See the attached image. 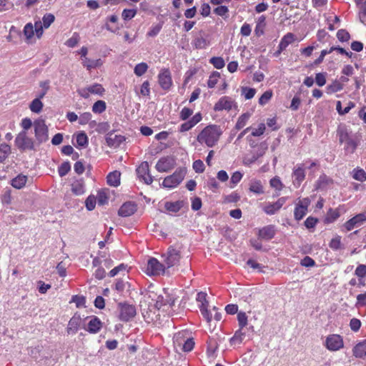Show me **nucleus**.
Masks as SVG:
<instances>
[{
    "label": "nucleus",
    "instance_id": "obj_19",
    "mask_svg": "<svg viewBox=\"0 0 366 366\" xmlns=\"http://www.w3.org/2000/svg\"><path fill=\"white\" fill-rule=\"evenodd\" d=\"M125 140L124 137L115 134L114 133H109L106 137V142L110 147L117 148Z\"/></svg>",
    "mask_w": 366,
    "mask_h": 366
},
{
    "label": "nucleus",
    "instance_id": "obj_43",
    "mask_svg": "<svg viewBox=\"0 0 366 366\" xmlns=\"http://www.w3.org/2000/svg\"><path fill=\"white\" fill-rule=\"evenodd\" d=\"M71 169V165L69 162L62 163L58 169L59 174L61 177H64Z\"/></svg>",
    "mask_w": 366,
    "mask_h": 366
},
{
    "label": "nucleus",
    "instance_id": "obj_15",
    "mask_svg": "<svg viewBox=\"0 0 366 366\" xmlns=\"http://www.w3.org/2000/svg\"><path fill=\"white\" fill-rule=\"evenodd\" d=\"M207 294L204 292H199L197 295V301L202 303L200 306V311L203 317L206 319L207 322H209L212 319V315L207 310L208 302L206 300Z\"/></svg>",
    "mask_w": 366,
    "mask_h": 366
},
{
    "label": "nucleus",
    "instance_id": "obj_34",
    "mask_svg": "<svg viewBox=\"0 0 366 366\" xmlns=\"http://www.w3.org/2000/svg\"><path fill=\"white\" fill-rule=\"evenodd\" d=\"M249 191L257 194H260L264 193V188L260 181L255 180L252 181L249 184Z\"/></svg>",
    "mask_w": 366,
    "mask_h": 366
},
{
    "label": "nucleus",
    "instance_id": "obj_46",
    "mask_svg": "<svg viewBox=\"0 0 366 366\" xmlns=\"http://www.w3.org/2000/svg\"><path fill=\"white\" fill-rule=\"evenodd\" d=\"M330 247L333 250H338L342 248L341 237L337 236L332 239L330 244Z\"/></svg>",
    "mask_w": 366,
    "mask_h": 366
},
{
    "label": "nucleus",
    "instance_id": "obj_29",
    "mask_svg": "<svg viewBox=\"0 0 366 366\" xmlns=\"http://www.w3.org/2000/svg\"><path fill=\"white\" fill-rule=\"evenodd\" d=\"M71 191L76 195H81L85 192V185L83 179H78L71 184Z\"/></svg>",
    "mask_w": 366,
    "mask_h": 366
},
{
    "label": "nucleus",
    "instance_id": "obj_50",
    "mask_svg": "<svg viewBox=\"0 0 366 366\" xmlns=\"http://www.w3.org/2000/svg\"><path fill=\"white\" fill-rule=\"evenodd\" d=\"M137 14V10L136 9H124L122 13V16L124 20L128 21L132 19Z\"/></svg>",
    "mask_w": 366,
    "mask_h": 366
},
{
    "label": "nucleus",
    "instance_id": "obj_39",
    "mask_svg": "<svg viewBox=\"0 0 366 366\" xmlns=\"http://www.w3.org/2000/svg\"><path fill=\"white\" fill-rule=\"evenodd\" d=\"M106 103L102 100L97 101L92 106V111L97 114H101L106 110Z\"/></svg>",
    "mask_w": 366,
    "mask_h": 366
},
{
    "label": "nucleus",
    "instance_id": "obj_11",
    "mask_svg": "<svg viewBox=\"0 0 366 366\" xmlns=\"http://www.w3.org/2000/svg\"><path fill=\"white\" fill-rule=\"evenodd\" d=\"M139 179L144 181L147 184H151L153 182L152 177L149 174V164L147 162H142L136 170Z\"/></svg>",
    "mask_w": 366,
    "mask_h": 366
},
{
    "label": "nucleus",
    "instance_id": "obj_53",
    "mask_svg": "<svg viewBox=\"0 0 366 366\" xmlns=\"http://www.w3.org/2000/svg\"><path fill=\"white\" fill-rule=\"evenodd\" d=\"M24 34L27 39H31L34 35V26L31 23H28L24 29Z\"/></svg>",
    "mask_w": 366,
    "mask_h": 366
},
{
    "label": "nucleus",
    "instance_id": "obj_12",
    "mask_svg": "<svg viewBox=\"0 0 366 366\" xmlns=\"http://www.w3.org/2000/svg\"><path fill=\"white\" fill-rule=\"evenodd\" d=\"M343 346V340L339 335H331L326 339V347L330 351L339 350Z\"/></svg>",
    "mask_w": 366,
    "mask_h": 366
},
{
    "label": "nucleus",
    "instance_id": "obj_27",
    "mask_svg": "<svg viewBox=\"0 0 366 366\" xmlns=\"http://www.w3.org/2000/svg\"><path fill=\"white\" fill-rule=\"evenodd\" d=\"M82 64L84 67L86 68L87 70H91L92 69L101 66L102 64V61L101 59H90L87 57H85V59H82Z\"/></svg>",
    "mask_w": 366,
    "mask_h": 366
},
{
    "label": "nucleus",
    "instance_id": "obj_58",
    "mask_svg": "<svg viewBox=\"0 0 366 366\" xmlns=\"http://www.w3.org/2000/svg\"><path fill=\"white\" fill-rule=\"evenodd\" d=\"M96 199L99 205H103L107 202L108 197L105 192L99 191Z\"/></svg>",
    "mask_w": 366,
    "mask_h": 366
},
{
    "label": "nucleus",
    "instance_id": "obj_31",
    "mask_svg": "<svg viewBox=\"0 0 366 366\" xmlns=\"http://www.w3.org/2000/svg\"><path fill=\"white\" fill-rule=\"evenodd\" d=\"M245 337V332L242 331V329L239 328L237 330L234 336L230 338V344L232 345H239L242 342Z\"/></svg>",
    "mask_w": 366,
    "mask_h": 366
},
{
    "label": "nucleus",
    "instance_id": "obj_36",
    "mask_svg": "<svg viewBox=\"0 0 366 366\" xmlns=\"http://www.w3.org/2000/svg\"><path fill=\"white\" fill-rule=\"evenodd\" d=\"M307 209L306 208V205L297 204L295 209V217L297 220H300L305 216L307 213Z\"/></svg>",
    "mask_w": 366,
    "mask_h": 366
},
{
    "label": "nucleus",
    "instance_id": "obj_33",
    "mask_svg": "<svg viewBox=\"0 0 366 366\" xmlns=\"http://www.w3.org/2000/svg\"><path fill=\"white\" fill-rule=\"evenodd\" d=\"M250 116L251 114L248 112L240 115L237 121L234 129L237 130L242 129L247 124Z\"/></svg>",
    "mask_w": 366,
    "mask_h": 366
},
{
    "label": "nucleus",
    "instance_id": "obj_2",
    "mask_svg": "<svg viewBox=\"0 0 366 366\" xmlns=\"http://www.w3.org/2000/svg\"><path fill=\"white\" fill-rule=\"evenodd\" d=\"M35 137L36 141L41 144L49 139L48 127L44 119H37L34 122Z\"/></svg>",
    "mask_w": 366,
    "mask_h": 366
},
{
    "label": "nucleus",
    "instance_id": "obj_60",
    "mask_svg": "<svg viewBox=\"0 0 366 366\" xmlns=\"http://www.w3.org/2000/svg\"><path fill=\"white\" fill-rule=\"evenodd\" d=\"M97 199L94 196H89L86 199V207L88 210L92 211L94 209L96 205Z\"/></svg>",
    "mask_w": 366,
    "mask_h": 366
},
{
    "label": "nucleus",
    "instance_id": "obj_63",
    "mask_svg": "<svg viewBox=\"0 0 366 366\" xmlns=\"http://www.w3.org/2000/svg\"><path fill=\"white\" fill-rule=\"evenodd\" d=\"M92 119V114L90 112H84L81 114L79 118V123L80 124H87Z\"/></svg>",
    "mask_w": 366,
    "mask_h": 366
},
{
    "label": "nucleus",
    "instance_id": "obj_10",
    "mask_svg": "<svg viewBox=\"0 0 366 366\" xmlns=\"http://www.w3.org/2000/svg\"><path fill=\"white\" fill-rule=\"evenodd\" d=\"M175 299L171 296L167 292L164 291V295H159L156 302V307L160 310H166L164 307H172L174 304Z\"/></svg>",
    "mask_w": 366,
    "mask_h": 366
},
{
    "label": "nucleus",
    "instance_id": "obj_61",
    "mask_svg": "<svg viewBox=\"0 0 366 366\" xmlns=\"http://www.w3.org/2000/svg\"><path fill=\"white\" fill-rule=\"evenodd\" d=\"M337 37L340 41H347L350 39V34L346 30L340 29L337 33Z\"/></svg>",
    "mask_w": 366,
    "mask_h": 366
},
{
    "label": "nucleus",
    "instance_id": "obj_24",
    "mask_svg": "<svg viewBox=\"0 0 366 366\" xmlns=\"http://www.w3.org/2000/svg\"><path fill=\"white\" fill-rule=\"evenodd\" d=\"M295 41V36L292 33H287L285 35L279 44V51H284L290 44Z\"/></svg>",
    "mask_w": 366,
    "mask_h": 366
},
{
    "label": "nucleus",
    "instance_id": "obj_42",
    "mask_svg": "<svg viewBox=\"0 0 366 366\" xmlns=\"http://www.w3.org/2000/svg\"><path fill=\"white\" fill-rule=\"evenodd\" d=\"M209 62L217 69H222L225 65L223 58L219 56L211 58Z\"/></svg>",
    "mask_w": 366,
    "mask_h": 366
},
{
    "label": "nucleus",
    "instance_id": "obj_1",
    "mask_svg": "<svg viewBox=\"0 0 366 366\" xmlns=\"http://www.w3.org/2000/svg\"><path fill=\"white\" fill-rule=\"evenodd\" d=\"M222 130L220 126L210 124L204 127L197 135V140L199 143L206 144L208 147H212L217 144Z\"/></svg>",
    "mask_w": 366,
    "mask_h": 366
},
{
    "label": "nucleus",
    "instance_id": "obj_20",
    "mask_svg": "<svg viewBox=\"0 0 366 366\" xmlns=\"http://www.w3.org/2000/svg\"><path fill=\"white\" fill-rule=\"evenodd\" d=\"M137 211V205L134 202H128L122 205L118 214L121 217H129Z\"/></svg>",
    "mask_w": 366,
    "mask_h": 366
},
{
    "label": "nucleus",
    "instance_id": "obj_44",
    "mask_svg": "<svg viewBox=\"0 0 366 366\" xmlns=\"http://www.w3.org/2000/svg\"><path fill=\"white\" fill-rule=\"evenodd\" d=\"M80 39L79 35L77 33H74L72 36L69 38L65 44L70 48H74L77 45Z\"/></svg>",
    "mask_w": 366,
    "mask_h": 366
},
{
    "label": "nucleus",
    "instance_id": "obj_30",
    "mask_svg": "<svg viewBox=\"0 0 366 366\" xmlns=\"http://www.w3.org/2000/svg\"><path fill=\"white\" fill-rule=\"evenodd\" d=\"M274 229L271 226L264 227L259 232V236L264 239H271L274 236Z\"/></svg>",
    "mask_w": 366,
    "mask_h": 366
},
{
    "label": "nucleus",
    "instance_id": "obj_57",
    "mask_svg": "<svg viewBox=\"0 0 366 366\" xmlns=\"http://www.w3.org/2000/svg\"><path fill=\"white\" fill-rule=\"evenodd\" d=\"M192 167L194 170L197 173H202L204 171V164L200 159L196 160L193 162Z\"/></svg>",
    "mask_w": 366,
    "mask_h": 366
},
{
    "label": "nucleus",
    "instance_id": "obj_56",
    "mask_svg": "<svg viewBox=\"0 0 366 366\" xmlns=\"http://www.w3.org/2000/svg\"><path fill=\"white\" fill-rule=\"evenodd\" d=\"M315 82L319 86H323L326 84V73L316 74Z\"/></svg>",
    "mask_w": 366,
    "mask_h": 366
},
{
    "label": "nucleus",
    "instance_id": "obj_51",
    "mask_svg": "<svg viewBox=\"0 0 366 366\" xmlns=\"http://www.w3.org/2000/svg\"><path fill=\"white\" fill-rule=\"evenodd\" d=\"M272 92L270 90L266 91L259 99V104L260 105L266 104L272 98Z\"/></svg>",
    "mask_w": 366,
    "mask_h": 366
},
{
    "label": "nucleus",
    "instance_id": "obj_28",
    "mask_svg": "<svg viewBox=\"0 0 366 366\" xmlns=\"http://www.w3.org/2000/svg\"><path fill=\"white\" fill-rule=\"evenodd\" d=\"M353 354L358 358L366 357V340L356 345L353 348Z\"/></svg>",
    "mask_w": 366,
    "mask_h": 366
},
{
    "label": "nucleus",
    "instance_id": "obj_26",
    "mask_svg": "<svg viewBox=\"0 0 366 366\" xmlns=\"http://www.w3.org/2000/svg\"><path fill=\"white\" fill-rule=\"evenodd\" d=\"M121 174L118 171L110 172L107 177V184L112 187H117L120 184Z\"/></svg>",
    "mask_w": 366,
    "mask_h": 366
},
{
    "label": "nucleus",
    "instance_id": "obj_4",
    "mask_svg": "<svg viewBox=\"0 0 366 366\" xmlns=\"http://www.w3.org/2000/svg\"><path fill=\"white\" fill-rule=\"evenodd\" d=\"M166 266L157 259L151 257L147 262V274L149 276H159L165 274Z\"/></svg>",
    "mask_w": 366,
    "mask_h": 366
},
{
    "label": "nucleus",
    "instance_id": "obj_64",
    "mask_svg": "<svg viewBox=\"0 0 366 366\" xmlns=\"http://www.w3.org/2000/svg\"><path fill=\"white\" fill-rule=\"evenodd\" d=\"M366 305V292L357 296L356 307H363Z\"/></svg>",
    "mask_w": 366,
    "mask_h": 366
},
{
    "label": "nucleus",
    "instance_id": "obj_45",
    "mask_svg": "<svg viewBox=\"0 0 366 366\" xmlns=\"http://www.w3.org/2000/svg\"><path fill=\"white\" fill-rule=\"evenodd\" d=\"M55 17L52 14H46L42 18V24L45 29H47L54 21Z\"/></svg>",
    "mask_w": 366,
    "mask_h": 366
},
{
    "label": "nucleus",
    "instance_id": "obj_8",
    "mask_svg": "<svg viewBox=\"0 0 366 366\" xmlns=\"http://www.w3.org/2000/svg\"><path fill=\"white\" fill-rule=\"evenodd\" d=\"M15 143L16 147L21 150H31L34 147L33 139L27 136L26 131L19 133L15 139Z\"/></svg>",
    "mask_w": 366,
    "mask_h": 366
},
{
    "label": "nucleus",
    "instance_id": "obj_23",
    "mask_svg": "<svg viewBox=\"0 0 366 366\" xmlns=\"http://www.w3.org/2000/svg\"><path fill=\"white\" fill-rule=\"evenodd\" d=\"M184 202L183 200H178L176 202H166L164 208L171 212H178L184 206Z\"/></svg>",
    "mask_w": 366,
    "mask_h": 366
},
{
    "label": "nucleus",
    "instance_id": "obj_37",
    "mask_svg": "<svg viewBox=\"0 0 366 366\" xmlns=\"http://www.w3.org/2000/svg\"><path fill=\"white\" fill-rule=\"evenodd\" d=\"M11 153V147L6 143L0 144V162H3Z\"/></svg>",
    "mask_w": 366,
    "mask_h": 366
},
{
    "label": "nucleus",
    "instance_id": "obj_47",
    "mask_svg": "<svg viewBox=\"0 0 366 366\" xmlns=\"http://www.w3.org/2000/svg\"><path fill=\"white\" fill-rule=\"evenodd\" d=\"M76 143L80 147H86L88 144V137L84 132H81L77 134Z\"/></svg>",
    "mask_w": 366,
    "mask_h": 366
},
{
    "label": "nucleus",
    "instance_id": "obj_55",
    "mask_svg": "<svg viewBox=\"0 0 366 366\" xmlns=\"http://www.w3.org/2000/svg\"><path fill=\"white\" fill-rule=\"evenodd\" d=\"M162 25L161 24H158L157 25L152 26L150 30L147 32V36L149 37L156 36L159 31H161Z\"/></svg>",
    "mask_w": 366,
    "mask_h": 366
},
{
    "label": "nucleus",
    "instance_id": "obj_5",
    "mask_svg": "<svg viewBox=\"0 0 366 366\" xmlns=\"http://www.w3.org/2000/svg\"><path fill=\"white\" fill-rule=\"evenodd\" d=\"M163 262L167 269L175 266L181 258L180 251L174 247H169L166 254L162 255Z\"/></svg>",
    "mask_w": 366,
    "mask_h": 366
},
{
    "label": "nucleus",
    "instance_id": "obj_14",
    "mask_svg": "<svg viewBox=\"0 0 366 366\" xmlns=\"http://www.w3.org/2000/svg\"><path fill=\"white\" fill-rule=\"evenodd\" d=\"M84 320L79 313H75L69 321L66 332L69 335H75L83 325Z\"/></svg>",
    "mask_w": 366,
    "mask_h": 366
},
{
    "label": "nucleus",
    "instance_id": "obj_48",
    "mask_svg": "<svg viewBox=\"0 0 366 366\" xmlns=\"http://www.w3.org/2000/svg\"><path fill=\"white\" fill-rule=\"evenodd\" d=\"M352 177L357 181H365L366 172L363 169H354Z\"/></svg>",
    "mask_w": 366,
    "mask_h": 366
},
{
    "label": "nucleus",
    "instance_id": "obj_21",
    "mask_svg": "<svg viewBox=\"0 0 366 366\" xmlns=\"http://www.w3.org/2000/svg\"><path fill=\"white\" fill-rule=\"evenodd\" d=\"M292 177H294L293 184L296 187H300L301 183L303 182V180L305 178V172L304 168L302 166H297L295 167L293 172H292Z\"/></svg>",
    "mask_w": 366,
    "mask_h": 366
},
{
    "label": "nucleus",
    "instance_id": "obj_54",
    "mask_svg": "<svg viewBox=\"0 0 366 366\" xmlns=\"http://www.w3.org/2000/svg\"><path fill=\"white\" fill-rule=\"evenodd\" d=\"M242 92L246 99H251L255 95L256 90L253 88L243 87Z\"/></svg>",
    "mask_w": 366,
    "mask_h": 366
},
{
    "label": "nucleus",
    "instance_id": "obj_25",
    "mask_svg": "<svg viewBox=\"0 0 366 366\" xmlns=\"http://www.w3.org/2000/svg\"><path fill=\"white\" fill-rule=\"evenodd\" d=\"M102 328V322L97 317H93L88 322V327L86 330L90 333H97Z\"/></svg>",
    "mask_w": 366,
    "mask_h": 366
},
{
    "label": "nucleus",
    "instance_id": "obj_62",
    "mask_svg": "<svg viewBox=\"0 0 366 366\" xmlns=\"http://www.w3.org/2000/svg\"><path fill=\"white\" fill-rule=\"evenodd\" d=\"M127 265L124 264H120L119 266L117 267H115L114 268H113L109 273V275L111 277H113L114 276H116L119 272H120L121 271H125L126 269H127Z\"/></svg>",
    "mask_w": 366,
    "mask_h": 366
},
{
    "label": "nucleus",
    "instance_id": "obj_49",
    "mask_svg": "<svg viewBox=\"0 0 366 366\" xmlns=\"http://www.w3.org/2000/svg\"><path fill=\"white\" fill-rule=\"evenodd\" d=\"M239 327L243 329L247 325V316L245 312H240L237 314Z\"/></svg>",
    "mask_w": 366,
    "mask_h": 366
},
{
    "label": "nucleus",
    "instance_id": "obj_13",
    "mask_svg": "<svg viewBox=\"0 0 366 366\" xmlns=\"http://www.w3.org/2000/svg\"><path fill=\"white\" fill-rule=\"evenodd\" d=\"M236 107L234 101L229 97L224 96L221 97L218 102L214 106V110L217 112L219 111H229L233 107Z\"/></svg>",
    "mask_w": 366,
    "mask_h": 366
},
{
    "label": "nucleus",
    "instance_id": "obj_38",
    "mask_svg": "<svg viewBox=\"0 0 366 366\" xmlns=\"http://www.w3.org/2000/svg\"><path fill=\"white\" fill-rule=\"evenodd\" d=\"M89 91L91 94L102 96L105 92V89L100 84L95 83L88 86Z\"/></svg>",
    "mask_w": 366,
    "mask_h": 366
},
{
    "label": "nucleus",
    "instance_id": "obj_22",
    "mask_svg": "<svg viewBox=\"0 0 366 366\" xmlns=\"http://www.w3.org/2000/svg\"><path fill=\"white\" fill-rule=\"evenodd\" d=\"M359 9V19L362 24L366 25V0H355Z\"/></svg>",
    "mask_w": 366,
    "mask_h": 366
},
{
    "label": "nucleus",
    "instance_id": "obj_6",
    "mask_svg": "<svg viewBox=\"0 0 366 366\" xmlns=\"http://www.w3.org/2000/svg\"><path fill=\"white\" fill-rule=\"evenodd\" d=\"M119 318L124 322H128L136 315V308L134 305L127 303L118 305Z\"/></svg>",
    "mask_w": 366,
    "mask_h": 366
},
{
    "label": "nucleus",
    "instance_id": "obj_32",
    "mask_svg": "<svg viewBox=\"0 0 366 366\" xmlns=\"http://www.w3.org/2000/svg\"><path fill=\"white\" fill-rule=\"evenodd\" d=\"M27 177L25 175L19 174L12 179L11 185L16 189L24 187L26 183Z\"/></svg>",
    "mask_w": 366,
    "mask_h": 366
},
{
    "label": "nucleus",
    "instance_id": "obj_3",
    "mask_svg": "<svg viewBox=\"0 0 366 366\" xmlns=\"http://www.w3.org/2000/svg\"><path fill=\"white\" fill-rule=\"evenodd\" d=\"M339 136V141L340 144H345V150L347 153H353L357 148L356 142L352 139L345 129H339L337 132Z\"/></svg>",
    "mask_w": 366,
    "mask_h": 366
},
{
    "label": "nucleus",
    "instance_id": "obj_17",
    "mask_svg": "<svg viewBox=\"0 0 366 366\" xmlns=\"http://www.w3.org/2000/svg\"><path fill=\"white\" fill-rule=\"evenodd\" d=\"M159 84L160 86L164 89L168 90L172 84V77L170 72L168 69L162 70L158 75Z\"/></svg>",
    "mask_w": 366,
    "mask_h": 366
},
{
    "label": "nucleus",
    "instance_id": "obj_9",
    "mask_svg": "<svg viewBox=\"0 0 366 366\" xmlns=\"http://www.w3.org/2000/svg\"><path fill=\"white\" fill-rule=\"evenodd\" d=\"M366 222V211L359 213L347 220L344 224V227L347 231H351L355 227H360Z\"/></svg>",
    "mask_w": 366,
    "mask_h": 366
},
{
    "label": "nucleus",
    "instance_id": "obj_7",
    "mask_svg": "<svg viewBox=\"0 0 366 366\" xmlns=\"http://www.w3.org/2000/svg\"><path fill=\"white\" fill-rule=\"evenodd\" d=\"M185 173L186 172L183 169H179L177 170L173 174L167 177L164 179L162 185L167 188L176 187L184 179Z\"/></svg>",
    "mask_w": 366,
    "mask_h": 366
},
{
    "label": "nucleus",
    "instance_id": "obj_59",
    "mask_svg": "<svg viewBox=\"0 0 366 366\" xmlns=\"http://www.w3.org/2000/svg\"><path fill=\"white\" fill-rule=\"evenodd\" d=\"M194 345V342L192 338H188L182 344V349L184 352H190Z\"/></svg>",
    "mask_w": 366,
    "mask_h": 366
},
{
    "label": "nucleus",
    "instance_id": "obj_41",
    "mask_svg": "<svg viewBox=\"0 0 366 366\" xmlns=\"http://www.w3.org/2000/svg\"><path fill=\"white\" fill-rule=\"evenodd\" d=\"M265 19H266L265 16L262 15V16H259L257 20V26L255 28V32L257 35H261L263 34V29L266 24Z\"/></svg>",
    "mask_w": 366,
    "mask_h": 366
},
{
    "label": "nucleus",
    "instance_id": "obj_40",
    "mask_svg": "<svg viewBox=\"0 0 366 366\" xmlns=\"http://www.w3.org/2000/svg\"><path fill=\"white\" fill-rule=\"evenodd\" d=\"M147 69H148V65L144 62H142V63L137 64L135 66L134 72L137 76H141L147 71Z\"/></svg>",
    "mask_w": 366,
    "mask_h": 366
},
{
    "label": "nucleus",
    "instance_id": "obj_52",
    "mask_svg": "<svg viewBox=\"0 0 366 366\" xmlns=\"http://www.w3.org/2000/svg\"><path fill=\"white\" fill-rule=\"evenodd\" d=\"M243 177V174L240 172H235L233 173V174L231 177L230 179V183L232 184V185L230 186V187H234L237 185V183L240 182Z\"/></svg>",
    "mask_w": 366,
    "mask_h": 366
},
{
    "label": "nucleus",
    "instance_id": "obj_18",
    "mask_svg": "<svg viewBox=\"0 0 366 366\" xmlns=\"http://www.w3.org/2000/svg\"><path fill=\"white\" fill-rule=\"evenodd\" d=\"M285 202H286V198L282 197V198H280L274 203H267L265 206H264L263 211L267 214H269V215L274 214L278 210L280 209V208L285 203Z\"/></svg>",
    "mask_w": 366,
    "mask_h": 366
},
{
    "label": "nucleus",
    "instance_id": "obj_16",
    "mask_svg": "<svg viewBox=\"0 0 366 366\" xmlns=\"http://www.w3.org/2000/svg\"><path fill=\"white\" fill-rule=\"evenodd\" d=\"M175 161L173 158L167 157L161 158L156 164V169L159 172H166L174 168Z\"/></svg>",
    "mask_w": 366,
    "mask_h": 366
},
{
    "label": "nucleus",
    "instance_id": "obj_35",
    "mask_svg": "<svg viewBox=\"0 0 366 366\" xmlns=\"http://www.w3.org/2000/svg\"><path fill=\"white\" fill-rule=\"evenodd\" d=\"M43 106L44 104L39 98H36L31 102L29 109L32 112L39 114L41 112Z\"/></svg>",
    "mask_w": 366,
    "mask_h": 366
}]
</instances>
